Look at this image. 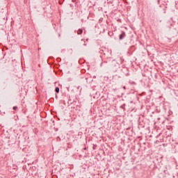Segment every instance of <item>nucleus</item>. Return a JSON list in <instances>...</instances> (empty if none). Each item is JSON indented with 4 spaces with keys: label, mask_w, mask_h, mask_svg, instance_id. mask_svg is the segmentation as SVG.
Segmentation results:
<instances>
[{
    "label": "nucleus",
    "mask_w": 178,
    "mask_h": 178,
    "mask_svg": "<svg viewBox=\"0 0 178 178\" xmlns=\"http://www.w3.org/2000/svg\"><path fill=\"white\" fill-rule=\"evenodd\" d=\"M77 34H83V29H79L77 31Z\"/></svg>",
    "instance_id": "f03ea898"
},
{
    "label": "nucleus",
    "mask_w": 178,
    "mask_h": 178,
    "mask_svg": "<svg viewBox=\"0 0 178 178\" xmlns=\"http://www.w3.org/2000/svg\"><path fill=\"white\" fill-rule=\"evenodd\" d=\"M124 37H126V33L124 32H122V33L119 36V38L120 40H123Z\"/></svg>",
    "instance_id": "f257e3e1"
},
{
    "label": "nucleus",
    "mask_w": 178,
    "mask_h": 178,
    "mask_svg": "<svg viewBox=\"0 0 178 178\" xmlns=\"http://www.w3.org/2000/svg\"><path fill=\"white\" fill-rule=\"evenodd\" d=\"M13 109L14 111H16V109H17V106H14V107L13 108Z\"/></svg>",
    "instance_id": "20e7f679"
},
{
    "label": "nucleus",
    "mask_w": 178,
    "mask_h": 178,
    "mask_svg": "<svg viewBox=\"0 0 178 178\" xmlns=\"http://www.w3.org/2000/svg\"><path fill=\"white\" fill-rule=\"evenodd\" d=\"M55 91H56V92H57V94L59 93V88L56 87L55 89Z\"/></svg>",
    "instance_id": "7ed1b4c3"
},
{
    "label": "nucleus",
    "mask_w": 178,
    "mask_h": 178,
    "mask_svg": "<svg viewBox=\"0 0 178 178\" xmlns=\"http://www.w3.org/2000/svg\"><path fill=\"white\" fill-rule=\"evenodd\" d=\"M57 140H60V138H59V137H57Z\"/></svg>",
    "instance_id": "39448f33"
}]
</instances>
